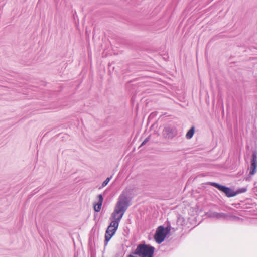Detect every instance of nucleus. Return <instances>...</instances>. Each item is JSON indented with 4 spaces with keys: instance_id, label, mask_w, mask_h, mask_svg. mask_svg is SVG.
<instances>
[{
    "instance_id": "obj_6",
    "label": "nucleus",
    "mask_w": 257,
    "mask_h": 257,
    "mask_svg": "<svg viewBox=\"0 0 257 257\" xmlns=\"http://www.w3.org/2000/svg\"><path fill=\"white\" fill-rule=\"evenodd\" d=\"M256 152H254L252 154V159L251 160V163L250 165V171L249 173V175L250 176L253 175L255 174L256 168L257 167V162H256Z\"/></svg>"
},
{
    "instance_id": "obj_16",
    "label": "nucleus",
    "mask_w": 257,
    "mask_h": 257,
    "mask_svg": "<svg viewBox=\"0 0 257 257\" xmlns=\"http://www.w3.org/2000/svg\"><path fill=\"white\" fill-rule=\"evenodd\" d=\"M127 257H136V256H134V255H132V254H130V255H128L127 256Z\"/></svg>"
},
{
    "instance_id": "obj_15",
    "label": "nucleus",
    "mask_w": 257,
    "mask_h": 257,
    "mask_svg": "<svg viewBox=\"0 0 257 257\" xmlns=\"http://www.w3.org/2000/svg\"><path fill=\"white\" fill-rule=\"evenodd\" d=\"M109 232L112 233L113 232V228H110Z\"/></svg>"
},
{
    "instance_id": "obj_12",
    "label": "nucleus",
    "mask_w": 257,
    "mask_h": 257,
    "mask_svg": "<svg viewBox=\"0 0 257 257\" xmlns=\"http://www.w3.org/2000/svg\"><path fill=\"white\" fill-rule=\"evenodd\" d=\"M246 190H247V189L246 188H241L238 189L236 191H234V193L235 194V196H236L237 194L246 192Z\"/></svg>"
},
{
    "instance_id": "obj_4",
    "label": "nucleus",
    "mask_w": 257,
    "mask_h": 257,
    "mask_svg": "<svg viewBox=\"0 0 257 257\" xmlns=\"http://www.w3.org/2000/svg\"><path fill=\"white\" fill-rule=\"evenodd\" d=\"M210 184L211 186L217 188L219 191L224 193L228 198L232 197L235 196V194L234 193V191L233 189L229 187L222 185L215 182H211Z\"/></svg>"
},
{
    "instance_id": "obj_7",
    "label": "nucleus",
    "mask_w": 257,
    "mask_h": 257,
    "mask_svg": "<svg viewBox=\"0 0 257 257\" xmlns=\"http://www.w3.org/2000/svg\"><path fill=\"white\" fill-rule=\"evenodd\" d=\"M98 198V201L97 203H94V210L95 212H98L101 210V206L103 201V197L101 194H99L97 196Z\"/></svg>"
},
{
    "instance_id": "obj_9",
    "label": "nucleus",
    "mask_w": 257,
    "mask_h": 257,
    "mask_svg": "<svg viewBox=\"0 0 257 257\" xmlns=\"http://www.w3.org/2000/svg\"><path fill=\"white\" fill-rule=\"evenodd\" d=\"M213 217H215L217 219L222 218L227 220L228 214H226L224 213L214 212L213 213Z\"/></svg>"
},
{
    "instance_id": "obj_17",
    "label": "nucleus",
    "mask_w": 257,
    "mask_h": 257,
    "mask_svg": "<svg viewBox=\"0 0 257 257\" xmlns=\"http://www.w3.org/2000/svg\"><path fill=\"white\" fill-rule=\"evenodd\" d=\"M249 177H247V178H246V180H250V179H249Z\"/></svg>"
},
{
    "instance_id": "obj_2",
    "label": "nucleus",
    "mask_w": 257,
    "mask_h": 257,
    "mask_svg": "<svg viewBox=\"0 0 257 257\" xmlns=\"http://www.w3.org/2000/svg\"><path fill=\"white\" fill-rule=\"evenodd\" d=\"M154 250L155 248L150 244H139L133 254L139 257H153Z\"/></svg>"
},
{
    "instance_id": "obj_11",
    "label": "nucleus",
    "mask_w": 257,
    "mask_h": 257,
    "mask_svg": "<svg viewBox=\"0 0 257 257\" xmlns=\"http://www.w3.org/2000/svg\"><path fill=\"white\" fill-rule=\"evenodd\" d=\"M240 219L239 217L228 214L227 220H239Z\"/></svg>"
},
{
    "instance_id": "obj_1",
    "label": "nucleus",
    "mask_w": 257,
    "mask_h": 257,
    "mask_svg": "<svg viewBox=\"0 0 257 257\" xmlns=\"http://www.w3.org/2000/svg\"><path fill=\"white\" fill-rule=\"evenodd\" d=\"M133 189L125 188L118 197V201L115 207L111 216L113 219L107 228H113V231L116 232L119 226V223L123 215L130 206L131 194Z\"/></svg>"
},
{
    "instance_id": "obj_13",
    "label": "nucleus",
    "mask_w": 257,
    "mask_h": 257,
    "mask_svg": "<svg viewBox=\"0 0 257 257\" xmlns=\"http://www.w3.org/2000/svg\"><path fill=\"white\" fill-rule=\"evenodd\" d=\"M112 178V176L110 177H107L105 181L102 183V187H104L107 185L110 179Z\"/></svg>"
},
{
    "instance_id": "obj_10",
    "label": "nucleus",
    "mask_w": 257,
    "mask_h": 257,
    "mask_svg": "<svg viewBox=\"0 0 257 257\" xmlns=\"http://www.w3.org/2000/svg\"><path fill=\"white\" fill-rule=\"evenodd\" d=\"M194 133H195V127L193 126L187 132V133L186 135V138L188 139H190L191 138H192Z\"/></svg>"
},
{
    "instance_id": "obj_14",
    "label": "nucleus",
    "mask_w": 257,
    "mask_h": 257,
    "mask_svg": "<svg viewBox=\"0 0 257 257\" xmlns=\"http://www.w3.org/2000/svg\"><path fill=\"white\" fill-rule=\"evenodd\" d=\"M150 136H148V137H147L144 141L142 143V144H141L140 147L143 146L144 145H145V144H146L149 140H150Z\"/></svg>"
},
{
    "instance_id": "obj_8",
    "label": "nucleus",
    "mask_w": 257,
    "mask_h": 257,
    "mask_svg": "<svg viewBox=\"0 0 257 257\" xmlns=\"http://www.w3.org/2000/svg\"><path fill=\"white\" fill-rule=\"evenodd\" d=\"M110 228H107L105 234V240H104V244L105 245H106L108 242V241L110 240L112 237L114 235L116 232L113 231L112 233L109 232Z\"/></svg>"
},
{
    "instance_id": "obj_3",
    "label": "nucleus",
    "mask_w": 257,
    "mask_h": 257,
    "mask_svg": "<svg viewBox=\"0 0 257 257\" xmlns=\"http://www.w3.org/2000/svg\"><path fill=\"white\" fill-rule=\"evenodd\" d=\"M169 230L170 229H168L167 227L165 228L162 226H159L154 235L156 242L158 244L163 242Z\"/></svg>"
},
{
    "instance_id": "obj_5",
    "label": "nucleus",
    "mask_w": 257,
    "mask_h": 257,
    "mask_svg": "<svg viewBox=\"0 0 257 257\" xmlns=\"http://www.w3.org/2000/svg\"><path fill=\"white\" fill-rule=\"evenodd\" d=\"M178 134L177 128L174 126L167 125L164 127L162 135L165 139H170L175 137Z\"/></svg>"
}]
</instances>
